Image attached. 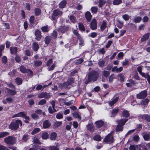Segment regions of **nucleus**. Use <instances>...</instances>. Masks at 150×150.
Wrapping results in <instances>:
<instances>
[{
    "instance_id": "obj_1",
    "label": "nucleus",
    "mask_w": 150,
    "mask_h": 150,
    "mask_svg": "<svg viewBox=\"0 0 150 150\" xmlns=\"http://www.w3.org/2000/svg\"><path fill=\"white\" fill-rule=\"evenodd\" d=\"M19 125L22 126L21 121L20 120H17L10 124L8 126V128L12 130H16L18 128Z\"/></svg>"
},
{
    "instance_id": "obj_2",
    "label": "nucleus",
    "mask_w": 150,
    "mask_h": 150,
    "mask_svg": "<svg viewBox=\"0 0 150 150\" xmlns=\"http://www.w3.org/2000/svg\"><path fill=\"white\" fill-rule=\"evenodd\" d=\"M98 76V73L96 71H93L90 73L88 76V78L85 81L87 84L91 81H95L97 79Z\"/></svg>"
},
{
    "instance_id": "obj_3",
    "label": "nucleus",
    "mask_w": 150,
    "mask_h": 150,
    "mask_svg": "<svg viewBox=\"0 0 150 150\" xmlns=\"http://www.w3.org/2000/svg\"><path fill=\"white\" fill-rule=\"evenodd\" d=\"M127 120V119L125 118L124 119H122L117 121V122L118 125L117 126L116 128V131L117 132L122 131V126L125 124Z\"/></svg>"
},
{
    "instance_id": "obj_4",
    "label": "nucleus",
    "mask_w": 150,
    "mask_h": 150,
    "mask_svg": "<svg viewBox=\"0 0 150 150\" xmlns=\"http://www.w3.org/2000/svg\"><path fill=\"white\" fill-rule=\"evenodd\" d=\"M4 141V142L7 144H14L16 142V138L13 136H8L5 138Z\"/></svg>"
},
{
    "instance_id": "obj_5",
    "label": "nucleus",
    "mask_w": 150,
    "mask_h": 150,
    "mask_svg": "<svg viewBox=\"0 0 150 150\" xmlns=\"http://www.w3.org/2000/svg\"><path fill=\"white\" fill-rule=\"evenodd\" d=\"M104 141L109 143H112L113 142V138L112 134L111 133L109 134L105 139Z\"/></svg>"
},
{
    "instance_id": "obj_6",
    "label": "nucleus",
    "mask_w": 150,
    "mask_h": 150,
    "mask_svg": "<svg viewBox=\"0 0 150 150\" xmlns=\"http://www.w3.org/2000/svg\"><path fill=\"white\" fill-rule=\"evenodd\" d=\"M62 14V12L59 10L57 9L54 10L52 15V19L54 20L56 19L55 17L60 16Z\"/></svg>"
},
{
    "instance_id": "obj_7",
    "label": "nucleus",
    "mask_w": 150,
    "mask_h": 150,
    "mask_svg": "<svg viewBox=\"0 0 150 150\" xmlns=\"http://www.w3.org/2000/svg\"><path fill=\"white\" fill-rule=\"evenodd\" d=\"M147 95V92L146 90L141 92L137 96V98L139 99H142L145 98Z\"/></svg>"
},
{
    "instance_id": "obj_8",
    "label": "nucleus",
    "mask_w": 150,
    "mask_h": 150,
    "mask_svg": "<svg viewBox=\"0 0 150 150\" xmlns=\"http://www.w3.org/2000/svg\"><path fill=\"white\" fill-rule=\"evenodd\" d=\"M74 79L72 78L68 79V81L64 83V88H69L70 87L71 84L74 83Z\"/></svg>"
},
{
    "instance_id": "obj_9",
    "label": "nucleus",
    "mask_w": 150,
    "mask_h": 150,
    "mask_svg": "<svg viewBox=\"0 0 150 150\" xmlns=\"http://www.w3.org/2000/svg\"><path fill=\"white\" fill-rule=\"evenodd\" d=\"M21 71L23 73H27L30 75H32L33 74V72L30 69H26L23 66H21L20 68Z\"/></svg>"
},
{
    "instance_id": "obj_10",
    "label": "nucleus",
    "mask_w": 150,
    "mask_h": 150,
    "mask_svg": "<svg viewBox=\"0 0 150 150\" xmlns=\"http://www.w3.org/2000/svg\"><path fill=\"white\" fill-rule=\"evenodd\" d=\"M41 33L39 30H37L35 32V39L38 41H40L41 38Z\"/></svg>"
},
{
    "instance_id": "obj_11",
    "label": "nucleus",
    "mask_w": 150,
    "mask_h": 150,
    "mask_svg": "<svg viewBox=\"0 0 150 150\" xmlns=\"http://www.w3.org/2000/svg\"><path fill=\"white\" fill-rule=\"evenodd\" d=\"M91 28L92 30H95L97 28L96 21V19H93L91 24Z\"/></svg>"
},
{
    "instance_id": "obj_12",
    "label": "nucleus",
    "mask_w": 150,
    "mask_h": 150,
    "mask_svg": "<svg viewBox=\"0 0 150 150\" xmlns=\"http://www.w3.org/2000/svg\"><path fill=\"white\" fill-rule=\"evenodd\" d=\"M50 122L48 120H46L43 122L42 126L44 129L50 127Z\"/></svg>"
},
{
    "instance_id": "obj_13",
    "label": "nucleus",
    "mask_w": 150,
    "mask_h": 150,
    "mask_svg": "<svg viewBox=\"0 0 150 150\" xmlns=\"http://www.w3.org/2000/svg\"><path fill=\"white\" fill-rule=\"evenodd\" d=\"M142 136L145 141L150 140V132L147 133H144L142 134Z\"/></svg>"
},
{
    "instance_id": "obj_14",
    "label": "nucleus",
    "mask_w": 150,
    "mask_h": 150,
    "mask_svg": "<svg viewBox=\"0 0 150 150\" xmlns=\"http://www.w3.org/2000/svg\"><path fill=\"white\" fill-rule=\"evenodd\" d=\"M122 70L123 68L122 67H120L119 68H117V66H115L112 69V71L113 72H120Z\"/></svg>"
},
{
    "instance_id": "obj_15",
    "label": "nucleus",
    "mask_w": 150,
    "mask_h": 150,
    "mask_svg": "<svg viewBox=\"0 0 150 150\" xmlns=\"http://www.w3.org/2000/svg\"><path fill=\"white\" fill-rule=\"evenodd\" d=\"M85 16L87 20L90 21L92 17L91 13L89 11H87L85 13Z\"/></svg>"
},
{
    "instance_id": "obj_16",
    "label": "nucleus",
    "mask_w": 150,
    "mask_h": 150,
    "mask_svg": "<svg viewBox=\"0 0 150 150\" xmlns=\"http://www.w3.org/2000/svg\"><path fill=\"white\" fill-rule=\"evenodd\" d=\"M25 115V114H24V112H21L18 113L13 115L12 116V117L14 118L16 117H23V116Z\"/></svg>"
},
{
    "instance_id": "obj_17",
    "label": "nucleus",
    "mask_w": 150,
    "mask_h": 150,
    "mask_svg": "<svg viewBox=\"0 0 150 150\" xmlns=\"http://www.w3.org/2000/svg\"><path fill=\"white\" fill-rule=\"evenodd\" d=\"M103 122L101 120H99L96 122V126L98 128L102 127L103 125Z\"/></svg>"
},
{
    "instance_id": "obj_18",
    "label": "nucleus",
    "mask_w": 150,
    "mask_h": 150,
    "mask_svg": "<svg viewBox=\"0 0 150 150\" xmlns=\"http://www.w3.org/2000/svg\"><path fill=\"white\" fill-rule=\"evenodd\" d=\"M59 146V144L58 143L56 145V146H50L47 147L50 150H59V148L58 147Z\"/></svg>"
},
{
    "instance_id": "obj_19",
    "label": "nucleus",
    "mask_w": 150,
    "mask_h": 150,
    "mask_svg": "<svg viewBox=\"0 0 150 150\" xmlns=\"http://www.w3.org/2000/svg\"><path fill=\"white\" fill-rule=\"evenodd\" d=\"M149 33H148L144 35L141 38V40L142 41L144 42L147 40L149 38Z\"/></svg>"
},
{
    "instance_id": "obj_20",
    "label": "nucleus",
    "mask_w": 150,
    "mask_h": 150,
    "mask_svg": "<svg viewBox=\"0 0 150 150\" xmlns=\"http://www.w3.org/2000/svg\"><path fill=\"white\" fill-rule=\"evenodd\" d=\"M137 70L139 72V73L142 76H145L146 75L145 74L146 73H143L142 72V67H138L137 68Z\"/></svg>"
},
{
    "instance_id": "obj_21",
    "label": "nucleus",
    "mask_w": 150,
    "mask_h": 150,
    "mask_svg": "<svg viewBox=\"0 0 150 150\" xmlns=\"http://www.w3.org/2000/svg\"><path fill=\"white\" fill-rule=\"evenodd\" d=\"M9 133L7 132H2L0 133V138L4 137L8 135Z\"/></svg>"
},
{
    "instance_id": "obj_22",
    "label": "nucleus",
    "mask_w": 150,
    "mask_h": 150,
    "mask_svg": "<svg viewBox=\"0 0 150 150\" xmlns=\"http://www.w3.org/2000/svg\"><path fill=\"white\" fill-rule=\"evenodd\" d=\"M118 97H116L114 99L110 102L109 104L110 106H111L113 105H114L115 103L118 100Z\"/></svg>"
},
{
    "instance_id": "obj_23",
    "label": "nucleus",
    "mask_w": 150,
    "mask_h": 150,
    "mask_svg": "<svg viewBox=\"0 0 150 150\" xmlns=\"http://www.w3.org/2000/svg\"><path fill=\"white\" fill-rule=\"evenodd\" d=\"M142 119L146 120L150 122V116L148 115H144L142 116Z\"/></svg>"
},
{
    "instance_id": "obj_24",
    "label": "nucleus",
    "mask_w": 150,
    "mask_h": 150,
    "mask_svg": "<svg viewBox=\"0 0 150 150\" xmlns=\"http://www.w3.org/2000/svg\"><path fill=\"white\" fill-rule=\"evenodd\" d=\"M39 48L38 44L36 42H34L33 44V49L35 51H37Z\"/></svg>"
},
{
    "instance_id": "obj_25",
    "label": "nucleus",
    "mask_w": 150,
    "mask_h": 150,
    "mask_svg": "<svg viewBox=\"0 0 150 150\" xmlns=\"http://www.w3.org/2000/svg\"><path fill=\"white\" fill-rule=\"evenodd\" d=\"M87 129L91 132H93L94 130V127L93 125L88 124L86 126Z\"/></svg>"
},
{
    "instance_id": "obj_26",
    "label": "nucleus",
    "mask_w": 150,
    "mask_h": 150,
    "mask_svg": "<svg viewBox=\"0 0 150 150\" xmlns=\"http://www.w3.org/2000/svg\"><path fill=\"white\" fill-rule=\"evenodd\" d=\"M149 102V100L147 99H145L142 100L141 104L143 105H147Z\"/></svg>"
},
{
    "instance_id": "obj_27",
    "label": "nucleus",
    "mask_w": 150,
    "mask_h": 150,
    "mask_svg": "<svg viewBox=\"0 0 150 150\" xmlns=\"http://www.w3.org/2000/svg\"><path fill=\"white\" fill-rule=\"evenodd\" d=\"M67 4L66 1L65 0H63L59 4V7L61 8H64Z\"/></svg>"
},
{
    "instance_id": "obj_28",
    "label": "nucleus",
    "mask_w": 150,
    "mask_h": 150,
    "mask_svg": "<svg viewBox=\"0 0 150 150\" xmlns=\"http://www.w3.org/2000/svg\"><path fill=\"white\" fill-rule=\"evenodd\" d=\"M106 2V0H100L99 1V6L100 7H101Z\"/></svg>"
},
{
    "instance_id": "obj_29",
    "label": "nucleus",
    "mask_w": 150,
    "mask_h": 150,
    "mask_svg": "<svg viewBox=\"0 0 150 150\" xmlns=\"http://www.w3.org/2000/svg\"><path fill=\"white\" fill-rule=\"evenodd\" d=\"M122 115L123 117H127L129 116V114L128 111L125 110L122 112Z\"/></svg>"
},
{
    "instance_id": "obj_30",
    "label": "nucleus",
    "mask_w": 150,
    "mask_h": 150,
    "mask_svg": "<svg viewBox=\"0 0 150 150\" xmlns=\"http://www.w3.org/2000/svg\"><path fill=\"white\" fill-rule=\"evenodd\" d=\"M106 27V23L105 21H103L100 28L101 31H103Z\"/></svg>"
},
{
    "instance_id": "obj_31",
    "label": "nucleus",
    "mask_w": 150,
    "mask_h": 150,
    "mask_svg": "<svg viewBox=\"0 0 150 150\" xmlns=\"http://www.w3.org/2000/svg\"><path fill=\"white\" fill-rule=\"evenodd\" d=\"M119 109H115L113 110L112 112V114L111 117H114L115 116L118 112Z\"/></svg>"
},
{
    "instance_id": "obj_32",
    "label": "nucleus",
    "mask_w": 150,
    "mask_h": 150,
    "mask_svg": "<svg viewBox=\"0 0 150 150\" xmlns=\"http://www.w3.org/2000/svg\"><path fill=\"white\" fill-rule=\"evenodd\" d=\"M17 48L16 47H11L10 48V51L12 54H15L17 52Z\"/></svg>"
},
{
    "instance_id": "obj_33",
    "label": "nucleus",
    "mask_w": 150,
    "mask_h": 150,
    "mask_svg": "<svg viewBox=\"0 0 150 150\" xmlns=\"http://www.w3.org/2000/svg\"><path fill=\"white\" fill-rule=\"evenodd\" d=\"M57 134L55 132H53L50 135V138L51 140H54L56 138Z\"/></svg>"
},
{
    "instance_id": "obj_34",
    "label": "nucleus",
    "mask_w": 150,
    "mask_h": 150,
    "mask_svg": "<svg viewBox=\"0 0 150 150\" xmlns=\"http://www.w3.org/2000/svg\"><path fill=\"white\" fill-rule=\"evenodd\" d=\"M48 134L47 132H44L42 134V138L43 139H47L48 138Z\"/></svg>"
},
{
    "instance_id": "obj_35",
    "label": "nucleus",
    "mask_w": 150,
    "mask_h": 150,
    "mask_svg": "<svg viewBox=\"0 0 150 150\" xmlns=\"http://www.w3.org/2000/svg\"><path fill=\"white\" fill-rule=\"evenodd\" d=\"M98 10V8L97 6L92 7L91 8V11L93 13H96Z\"/></svg>"
},
{
    "instance_id": "obj_36",
    "label": "nucleus",
    "mask_w": 150,
    "mask_h": 150,
    "mask_svg": "<svg viewBox=\"0 0 150 150\" xmlns=\"http://www.w3.org/2000/svg\"><path fill=\"white\" fill-rule=\"evenodd\" d=\"M73 115L74 117L77 118L79 120H81V117L77 112H74L73 114Z\"/></svg>"
},
{
    "instance_id": "obj_37",
    "label": "nucleus",
    "mask_w": 150,
    "mask_h": 150,
    "mask_svg": "<svg viewBox=\"0 0 150 150\" xmlns=\"http://www.w3.org/2000/svg\"><path fill=\"white\" fill-rule=\"evenodd\" d=\"M62 124V122H56L54 123V126L55 128H57L60 126Z\"/></svg>"
},
{
    "instance_id": "obj_38",
    "label": "nucleus",
    "mask_w": 150,
    "mask_h": 150,
    "mask_svg": "<svg viewBox=\"0 0 150 150\" xmlns=\"http://www.w3.org/2000/svg\"><path fill=\"white\" fill-rule=\"evenodd\" d=\"M122 2V0H114L113 1V4L114 5H118Z\"/></svg>"
},
{
    "instance_id": "obj_39",
    "label": "nucleus",
    "mask_w": 150,
    "mask_h": 150,
    "mask_svg": "<svg viewBox=\"0 0 150 150\" xmlns=\"http://www.w3.org/2000/svg\"><path fill=\"white\" fill-rule=\"evenodd\" d=\"M83 60V59L80 58L78 60H75L74 61V63L76 64H78L82 63Z\"/></svg>"
},
{
    "instance_id": "obj_40",
    "label": "nucleus",
    "mask_w": 150,
    "mask_h": 150,
    "mask_svg": "<svg viewBox=\"0 0 150 150\" xmlns=\"http://www.w3.org/2000/svg\"><path fill=\"white\" fill-rule=\"evenodd\" d=\"M50 113L52 114L54 112H56V110L54 109V108L50 106L48 109Z\"/></svg>"
},
{
    "instance_id": "obj_41",
    "label": "nucleus",
    "mask_w": 150,
    "mask_h": 150,
    "mask_svg": "<svg viewBox=\"0 0 150 150\" xmlns=\"http://www.w3.org/2000/svg\"><path fill=\"white\" fill-rule=\"evenodd\" d=\"M78 39L79 40V45L81 46H82L84 45V41L82 38L81 37L79 38Z\"/></svg>"
},
{
    "instance_id": "obj_42",
    "label": "nucleus",
    "mask_w": 150,
    "mask_h": 150,
    "mask_svg": "<svg viewBox=\"0 0 150 150\" xmlns=\"http://www.w3.org/2000/svg\"><path fill=\"white\" fill-rule=\"evenodd\" d=\"M16 81L18 85L21 84L22 82V80L20 78H17L16 79Z\"/></svg>"
},
{
    "instance_id": "obj_43",
    "label": "nucleus",
    "mask_w": 150,
    "mask_h": 150,
    "mask_svg": "<svg viewBox=\"0 0 150 150\" xmlns=\"http://www.w3.org/2000/svg\"><path fill=\"white\" fill-rule=\"evenodd\" d=\"M40 131V129L38 128H36L34 129L32 132V134H34L36 133L39 132Z\"/></svg>"
},
{
    "instance_id": "obj_44",
    "label": "nucleus",
    "mask_w": 150,
    "mask_h": 150,
    "mask_svg": "<svg viewBox=\"0 0 150 150\" xmlns=\"http://www.w3.org/2000/svg\"><path fill=\"white\" fill-rule=\"evenodd\" d=\"M138 148L137 145H131L129 147V150H136Z\"/></svg>"
},
{
    "instance_id": "obj_45",
    "label": "nucleus",
    "mask_w": 150,
    "mask_h": 150,
    "mask_svg": "<svg viewBox=\"0 0 150 150\" xmlns=\"http://www.w3.org/2000/svg\"><path fill=\"white\" fill-rule=\"evenodd\" d=\"M35 12L36 15L38 16L41 13V10L38 8H35Z\"/></svg>"
},
{
    "instance_id": "obj_46",
    "label": "nucleus",
    "mask_w": 150,
    "mask_h": 150,
    "mask_svg": "<svg viewBox=\"0 0 150 150\" xmlns=\"http://www.w3.org/2000/svg\"><path fill=\"white\" fill-rule=\"evenodd\" d=\"M33 141L36 144L35 145H36V144H37H37H39L40 143V142L39 141L38 139V137H35L33 138ZM38 146V145H37Z\"/></svg>"
},
{
    "instance_id": "obj_47",
    "label": "nucleus",
    "mask_w": 150,
    "mask_h": 150,
    "mask_svg": "<svg viewBox=\"0 0 150 150\" xmlns=\"http://www.w3.org/2000/svg\"><path fill=\"white\" fill-rule=\"evenodd\" d=\"M101 137L99 135H96L93 137V139L98 141H99L101 140Z\"/></svg>"
},
{
    "instance_id": "obj_48",
    "label": "nucleus",
    "mask_w": 150,
    "mask_h": 150,
    "mask_svg": "<svg viewBox=\"0 0 150 150\" xmlns=\"http://www.w3.org/2000/svg\"><path fill=\"white\" fill-rule=\"evenodd\" d=\"M134 21L135 23H139L141 20V18L140 17H136L134 19Z\"/></svg>"
},
{
    "instance_id": "obj_49",
    "label": "nucleus",
    "mask_w": 150,
    "mask_h": 150,
    "mask_svg": "<svg viewBox=\"0 0 150 150\" xmlns=\"http://www.w3.org/2000/svg\"><path fill=\"white\" fill-rule=\"evenodd\" d=\"M50 36L46 37L45 40V43L47 44H48L50 40Z\"/></svg>"
},
{
    "instance_id": "obj_50",
    "label": "nucleus",
    "mask_w": 150,
    "mask_h": 150,
    "mask_svg": "<svg viewBox=\"0 0 150 150\" xmlns=\"http://www.w3.org/2000/svg\"><path fill=\"white\" fill-rule=\"evenodd\" d=\"M42 62L40 61H36L34 62V65L35 66H38L40 65Z\"/></svg>"
},
{
    "instance_id": "obj_51",
    "label": "nucleus",
    "mask_w": 150,
    "mask_h": 150,
    "mask_svg": "<svg viewBox=\"0 0 150 150\" xmlns=\"http://www.w3.org/2000/svg\"><path fill=\"white\" fill-rule=\"evenodd\" d=\"M69 18L71 21L73 23H75L76 22V18L74 16H71Z\"/></svg>"
},
{
    "instance_id": "obj_52",
    "label": "nucleus",
    "mask_w": 150,
    "mask_h": 150,
    "mask_svg": "<svg viewBox=\"0 0 150 150\" xmlns=\"http://www.w3.org/2000/svg\"><path fill=\"white\" fill-rule=\"evenodd\" d=\"M79 29L81 31H84L85 30V28L83 25L81 23H79Z\"/></svg>"
},
{
    "instance_id": "obj_53",
    "label": "nucleus",
    "mask_w": 150,
    "mask_h": 150,
    "mask_svg": "<svg viewBox=\"0 0 150 150\" xmlns=\"http://www.w3.org/2000/svg\"><path fill=\"white\" fill-rule=\"evenodd\" d=\"M118 76L120 78V80L121 81L123 82L124 81V76L122 74H118Z\"/></svg>"
},
{
    "instance_id": "obj_54",
    "label": "nucleus",
    "mask_w": 150,
    "mask_h": 150,
    "mask_svg": "<svg viewBox=\"0 0 150 150\" xmlns=\"http://www.w3.org/2000/svg\"><path fill=\"white\" fill-rule=\"evenodd\" d=\"M97 35V33L96 32H93L88 35L89 37H90L92 38H95Z\"/></svg>"
},
{
    "instance_id": "obj_55",
    "label": "nucleus",
    "mask_w": 150,
    "mask_h": 150,
    "mask_svg": "<svg viewBox=\"0 0 150 150\" xmlns=\"http://www.w3.org/2000/svg\"><path fill=\"white\" fill-rule=\"evenodd\" d=\"M115 75L114 74H112L109 77V82L110 83L112 82L113 80L115 79Z\"/></svg>"
},
{
    "instance_id": "obj_56",
    "label": "nucleus",
    "mask_w": 150,
    "mask_h": 150,
    "mask_svg": "<svg viewBox=\"0 0 150 150\" xmlns=\"http://www.w3.org/2000/svg\"><path fill=\"white\" fill-rule=\"evenodd\" d=\"M29 136L28 135L24 134L23 137V140L25 141L26 142L29 139Z\"/></svg>"
},
{
    "instance_id": "obj_57",
    "label": "nucleus",
    "mask_w": 150,
    "mask_h": 150,
    "mask_svg": "<svg viewBox=\"0 0 150 150\" xmlns=\"http://www.w3.org/2000/svg\"><path fill=\"white\" fill-rule=\"evenodd\" d=\"M46 95V93H40L38 95V97L39 98H45V95Z\"/></svg>"
},
{
    "instance_id": "obj_58",
    "label": "nucleus",
    "mask_w": 150,
    "mask_h": 150,
    "mask_svg": "<svg viewBox=\"0 0 150 150\" xmlns=\"http://www.w3.org/2000/svg\"><path fill=\"white\" fill-rule=\"evenodd\" d=\"M145 74H146V76L143 77L145 78H147V81L149 83V84H150V76L147 73H146Z\"/></svg>"
},
{
    "instance_id": "obj_59",
    "label": "nucleus",
    "mask_w": 150,
    "mask_h": 150,
    "mask_svg": "<svg viewBox=\"0 0 150 150\" xmlns=\"http://www.w3.org/2000/svg\"><path fill=\"white\" fill-rule=\"evenodd\" d=\"M129 64L128 60L127 59H125V61L122 62V65L123 66H125Z\"/></svg>"
},
{
    "instance_id": "obj_60",
    "label": "nucleus",
    "mask_w": 150,
    "mask_h": 150,
    "mask_svg": "<svg viewBox=\"0 0 150 150\" xmlns=\"http://www.w3.org/2000/svg\"><path fill=\"white\" fill-rule=\"evenodd\" d=\"M122 18L125 21H127L129 19V17L127 14H125L122 16Z\"/></svg>"
},
{
    "instance_id": "obj_61",
    "label": "nucleus",
    "mask_w": 150,
    "mask_h": 150,
    "mask_svg": "<svg viewBox=\"0 0 150 150\" xmlns=\"http://www.w3.org/2000/svg\"><path fill=\"white\" fill-rule=\"evenodd\" d=\"M56 117L58 119H60L62 118L63 115L60 113H59L56 115Z\"/></svg>"
},
{
    "instance_id": "obj_62",
    "label": "nucleus",
    "mask_w": 150,
    "mask_h": 150,
    "mask_svg": "<svg viewBox=\"0 0 150 150\" xmlns=\"http://www.w3.org/2000/svg\"><path fill=\"white\" fill-rule=\"evenodd\" d=\"M103 73L104 76L106 77H108L110 74L109 72L107 71H103Z\"/></svg>"
},
{
    "instance_id": "obj_63",
    "label": "nucleus",
    "mask_w": 150,
    "mask_h": 150,
    "mask_svg": "<svg viewBox=\"0 0 150 150\" xmlns=\"http://www.w3.org/2000/svg\"><path fill=\"white\" fill-rule=\"evenodd\" d=\"M46 103V101L45 99H42L38 103V104L39 105H43L45 104Z\"/></svg>"
},
{
    "instance_id": "obj_64",
    "label": "nucleus",
    "mask_w": 150,
    "mask_h": 150,
    "mask_svg": "<svg viewBox=\"0 0 150 150\" xmlns=\"http://www.w3.org/2000/svg\"><path fill=\"white\" fill-rule=\"evenodd\" d=\"M0 150H8V149L6 146L0 144Z\"/></svg>"
}]
</instances>
